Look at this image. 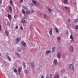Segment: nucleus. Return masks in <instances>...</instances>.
Wrapping results in <instances>:
<instances>
[{
  "instance_id": "f257e3e1",
  "label": "nucleus",
  "mask_w": 78,
  "mask_h": 78,
  "mask_svg": "<svg viewBox=\"0 0 78 78\" xmlns=\"http://www.w3.org/2000/svg\"><path fill=\"white\" fill-rule=\"evenodd\" d=\"M69 67L71 69H72L73 71H74V68L72 64H70L69 65Z\"/></svg>"
},
{
  "instance_id": "f03ea898",
  "label": "nucleus",
  "mask_w": 78,
  "mask_h": 78,
  "mask_svg": "<svg viewBox=\"0 0 78 78\" xmlns=\"http://www.w3.org/2000/svg\"><path fill=\"white\" fill-rule=\"evenodd\" d=\"M30 66L32 67V68H34V63L33 62H31L30 63Z\"/></svg>"
},
{
  "instance_id": "7ed1b4c3",
  "label": "nucleus",
  "mask_w": 78,
  "mask_h": 78,
  "mask_svg": "<svg viewBox=\"0 0 78 78\" xmlns=\"http://www.w3.org/2000/svg\"><path fill=\"white\" fill-rule=\"evenodd\" d=\"M20 38L19 37L17 38L16 39V43H18L20 41Z\"/></svg>"
},
{
  "instance_id": "20e7f679",
  "label": "nucleus",
  "mask_w": 78,
  "mask_h": 78,
  "mask_svg": "<svg viewBox=\"0 0 78 78\" xmlns=\"http://www.w3.org/2000/svg\"><path fill=\"white\" fill-rule=\"evenodd\" d=\"M5 33L7 36L9 37V32L7 30H5Z\"/></svg>"
},
{
  "instance_id": "39448f33",
  "label": "nucleus",
  "mask_w": 78,
  "mask_h": 78,
  "mask_svg": "<svg viewBox=\"0 0 78 78\" xmlns=\"http://www.w3.org/2000/svg\"><path fill=\"white\" fill-rule=\"evenodd\" d=\"M21 23H27V22L25 20H21Z\"/></svg>"
},
{
  "instance_id": "423d86ee",
  "label": "nucleus",
  "mask_w": 78,
  "mask_h": 78,
  "mask_svg": "<svg viewBox=\"0 0 78 78\" xmlns=\"http://www.w3.org/2000/svg\"><path fill=\"white\" fill-rule=\"evenodd\" d=\"M21 44L23 46H25L26 45V43L23 41H22L21 42Z\"/></svg>"
},
{
  "instance_id": "0eeeda50",
  "label": "nucleus",
  "mask_w": 78,
  "mask_h": 78,
  "mask_svg": "<svg viewBox=\"0 0 78 78\" xmlns=\"http://www.w3.org/2000/svg\"><path fill=\"white\" fill-rule=\"evenodd\" d=\"M60 53L61 52H58L57 55V57H58V58H59L61 57V55H60Z\"/></svg>"
},
{
  "instance_id": "6e6552de",
  "label": "nucleus",
  "mask_w": 78,
  "mask_h": 78,
  "mask_svg": "<svg viewBox=\"0 0 78 78\" xmlns=\"http://www.w3.org/2000/svg\"><path fill=\"white\" fill-rule=\"evenodd\" d=\"M6 57H7V58H8L9 61V62H11V58L10 57H9V55H7V56H6Z\"/></svg>"
},
{
  "instance_id": "1a4fd4ad",
  "label": "nucleus",
  "mask_w": 78,
  "mask_h": 78,
  "mask_svg": "<svg viewBox=\"0 0 78 78\" xmlns=\"http://www.w3.org/2000/svg\"><path fill=\"white\" fill-rule=\"evenodd\" d=\"M73 46H71L70 47V51L71 52H73Z\"/></svg>"
},
{
  "instance_id": "9d476101",
  "label": "nucleus",
  "mask_w": 78,
  "mask_h": 78,
  "mask_svg": "<svg viewBox=\"0 0 78 78\" xmlns=\"http://www.w3.org/2000/svg\"><path fill=\"white\" fill-rule=\"evenodd\" d=\"M9 9L10 10V12H12V7H11V6H8Z\"/></svg>"
},
{
  "instance_id": "9b49d317",
  "label": "nucleus",
  "mask_w": 78,
  "mask_h": 78,
  "mask_svg": "<svg viewBox=\"0 0 78 78\" xmlns=\"http://www.w3.org/2000/svg\"><path fill=\"white\" fill-rule=\"evenodd\" d=\"M16 55H17V56H18L19 58H20L21 56L19 53H18V52H16Z\"/></svg>"
},
{
  "instance_id": "f8f14e48",
  "label": "nucleus",
  "mask_w": 78,
  "mask_h": 78,
  "mask_svg": "<svg viewBox=\"0 0 78 78\" xmlns=\"http://www.w3.org/2000/svg\"><path fill=\"white\" fill-rule=\"evenodd\" d=\"M55 49H56V47H54L53 48H52V51L53 52H55Z\"/></svg>"
},
{
  "instance_id": "ddd939ff",
  "label": "nucleus",
  "mask_w": 78,
  "mask_h": 78,
  "mask_svg": "<svg viewBox=\"0 0 78 78\" xmlns=\"http://www.w3.org/2000/svg\"><path fill=\"white\" fill-rule=\"evenodd\" d=\"M22 70V69L21 67H20L18 69V72H19L20 74V72H21V71Z\"/></svg>"
},
{
  "instance_id": "4468645a",
  "label": "nucleus",
  "mask_w": 78,
  "mask_h": 78,
  "mask_svg": "<svg viewBox=\"0 0 78 78\" xmlns=\"http://www.w3.org/2000/svg\"><path fill=\"white\" fill-rule=\"evenodd\" d=\"M54 63H55V65H57L58 64L57 60L56 59L54 60Z\"/></svg>"
},
{
  "instance_id": "2eb2a0df",
  "label": "nucleus",
  "mask_w": 78,
  "mask_h": 78,
  "mask_svg": "<svg viewBox=\"0 0 78 78\" xmlns=\"http://www.w3.org/2000/svg\"><path fill=\"white\" fill-rule=\"evenodd\" d=\"M50 35H52V30L51 29L49 31Z\"/></svg>"
},
{
  "instance_id": "dca6fc26",
  "label": "nucleus",
  "mask_w": 78,
  "mask_h": 78,
  "mask_svg": "<svg viewBox=\"0 0 78 78\" xmlns=\"http://www.w3.org/2000/svg\"><path fill=\"white\" fill-rule=\"evenodd\" d=\"M64 3L66 4H67V2H68V0H64Z\"/></svg>"
},
{
  "instance_id": "f3484780",
  "label": "nucleus",
  "mask_w": 78,
  "mask_h": 78,
  "mask_svg": "<svg viewBox=\"0 0 78 78\" xmlns=\"http://www.w3.org/2000/svg\"><path fill=\"white\" fill-rule=\"evenodd\" d=\"M8 17L9 19H11V16L9 14H8Z\"/></svg>"
},
{
  "instance_id": "a211bd4d",
  "label": "nucleus",
  "mask_w": 78,
  "mask_h": 78,
  "mask_svg": "<svg viewBox=\"0 0 78 78\" xmlns=\"http://www.w3.org/2000/svg\"><path fill=\"white\" fill-rule=\"evenodd\" d=\"M51 51H46V53L47 54H48L49 53H51Z\"/></svg>"
},
{
  "instance_id": "6ab92c4d",
  "label": "nucleus",
  "mask_w": 78,
  "mask_h": 78,
  "mask_svg": "<svg viewBox=\"0 0 78 78\" xmlns=\"http://www.w3.org/2000/svg\"><path fill=\"white\" fill-rule=\"evenodd\" d=\"M26 13L27 14H30L31 12H30V11L28 10L26 12Z\"/></svg>"
},
{
  "instance_id": "aec40b11",
  "label": "nucleus",
  "mask_w": 78,
  "mask_h": 78,
  "mask_svg": "<svg viewBox=\"0 0 78 78\" xmlns=\"http://www.w3.org/2000/svg\"><path fill=\"white\" fill-rule=\"evenodd\" d=\"M32 2L33 3L35 4V5H36V1L34 0H33L32 1Z\"/></svg>"
},
{
  "instance_id": "412c9836",
  "label": "nucleus",
  "mask_w": 78,
  "mask_h": 78,
  "mask_svg": "<svg viewBox=\"0 0 78 78\" xmlns=\"http://www.w3.org/2000/svg\"><path fill=\"white\" fill-rule=\"evenodd\" d=\"M22 13L23 14H25V11H24V9H22Z\"/></svg>"
},
{
  "instance_id": "4be33fe9",
  "label": "nucleus",
  "mask_w": 78,
  "mask_h": 78,
  "mask_svg": "<svg viewBox=\"0 0 78 78\" xmlns=\"http://www.w3.org/2000/svg\"><path fill=\"white\" fill-rule=\"evenodd\" d=\"M55 30L56 31V32L57 33H58L59 32V31H58V29L57 28H55Z\"/></svg>"
},
{
  "instance_id": "5701e85b",
  "label": "nucleus",
  "mask_w": 78,
  "mask_h": 78,
  "mask_svg": "<svg viewBox=\"0 0 78 78\" xmlns=\"http://www.w3.org/2000/svg\"><path fill=\"white\" fill-rule=\"evenodd\" d=\"M14 71L15 73H16L17 72V69H16L15 68L14 69Z\"/></svg>"
},
{
  "instance_id": "b1692460",
  "label": "nucleus",
  "mask_w": 78,
  "mask_h": 78,
  "mask_svg": "<svg viewBox=\"0 0 78 78\" xmlns=\"http://www.w3.org/2000/svg\"><path fill=\"white\" fill-rule=\"evenodd\" d=\"M46 16H47L46 15V14H44V19H46Z\"/></svg>"
},
{
  "instance_id": "393cba45",
  "label": "nucleus",
  "mask_w": 78,
  "mask_h": 78,
  "mask_svg": "<svg viewBox=\"0 0 78 78\" xmlns=\"http://www.w3.org/2000/svg\"><path fill=\"white\" fill-rule=\"evenodd\" d=\"M23 66L24 68L26 67V66L25 65V63L24 62H23Z\"/></svg>"
},
{
  "instance_id": "a878e982",
  "label": "nucleus",
  "mask_w": 78,
  "mask_h": 78,
  "mask_svg": "<svg viewBox=\"0 0 78 78\" xmlns=\"http://www.w3.org/2000/svg\"><path fill=\"white\" fill-rule=\"evenodd\" d=\"M28 73V70H26L25 71V73L26 74H27Z\"/></svg>"
},
{
  "instance_id": "bb28decb",
  "label": "nucleus",
  "mask_w": 78,
  "mask_h": 78,
  "mask_svg": "<svg viewBox=\"0 0 78 78\" xmlns=\"http://www.w3.org/2000/svg\"><path fill=\"white\" fill-rule=\"evenodd\" d=\"M23 7L24 9H25L26 10H27V7H25V6H23Z\"/></svg>"
},
{
  "instance_id": "cd10ccee",
  "label": "nucleus",
  "mask_w": 78,
  "mask_h": 78,
  "mask_svg": "<svg viewBox=\"0 0 78 78\" xmlns=\"http://www.w3.org/2000/svg\"><path fill=\"white\" fill-rule=\"evenodd\" d=\"M75 29L76 30L78 29V25H77L76 26Z\"/></svg>"
},
{
  "instance_id": "c85d7f7f",
  "label": "nucleus",
  "mask_w": 78,
  "mask_h": 78,
  "mask_svg": "<svg viewBox=\"0 0 78 78\" xmlns=\"http://www.w3.org/2000/svg\"><path fill=\"white\" fill-rule=\"evenodd\" d=\"M70 38H71V39H72V40H73V36H72V35H71Z\"/></svg>"
},
{
  "instance_id": "c756f323",
  "label": "nucleus",
  "mask_w": 78,
  "mask_h": 78,
  "mask_svg": "<svg viewBox=\"0 0 78 78\" xmlns=\"http://www.w3.org/2000/svg\"><path fill=\"white\" fill-rule=\"evenodd\" d=\"M10 3L11 4V5H12V0L10 1Z\"/></svg>"
},
{
  "instance_id": "7c9ffc66",
  "label": "nucleus",
  "mask_w": 78,
  "mask_h": 78,
  "mask_svg": "<svg viewBox=\"0 0 78 78\" xmlns=\"http://www.w3.org/2000/svg\"><path fill=\"white\" fill-rule=\"evenodd\" d=\"M48 11H49L50 12H51V11H53V9H48Z\"/></svg>"
},
{
  "instance_id": "2f4dec72",
  "label": "nucleus",
  "mask_w": 78,
  "mask_h": 78,
  "mask_svg": "<svg viewBox=\"0 0 78 78\" xmlns=\"http://www.w3.org/2000/svg\"><path fill=\"white\" fill-rule=\"evenodd\" d=\"M60 39V37H58V38H57V40L58 41H59V40Z\"/></svg>"
},
{
  "instance_id": "473e14b6",
  "label": "nucleus",
  "mask_w": 78,
  "mask_h": 78,
  "mask_svg": "<svg viewBox=\"0 0 78 78\" xmlns=\"http://www.w3.org/2000/svg\"><path fill=\"white\" fill-rule=\"evenodd\" d=\"M18 26H16L15 27V28L16 29H18Z\"/></svg>"
},
{
  "instance_id": "72a5a7b5",
  "label": "nucleus",
  "mask_w": 78,
  "mask_h": 78,
  "mask_svg": "<svg viewBox=\"0 0 78 78\" xmlns=\"http://www.w3.org/2000/svg\"><path fill=\"white\" fill-rule=\"evenodd\" d=\"M17 16L16 15H14V19H16L17 18Z\"/></svg>"
},
{
  "instance_id": "f704fd0d",
  "label": "nucleus",
  "mask_w": 78,
  "mask_h": 78,
  "mask_svg": "<svg viewBox=\"0 0 78 78\" xmlns=\"http://www.w3.org/2000/svg\"><path fill=\"white\" fill-rule=\"evenodd\" d=\"M66 34L67 35H68V33H69V32H68V30H66Z\"/></svg>"
},
{
  "instance_id": "c9c22d12",
  "label": "nucleus",
  "mask_w": 78,
  "mask_h": 78,
  "mask_svg": "<svg viewBox=\"0 0 78 78\" xmlns=\"http://www.w3.org/2000/svg\"><path fill=\"white\" fill-rule=\"evenodd\" d=\"M21 51V50L20 49V48L18 50V51L19 52H20Z\"/></svg>"
},
{
  "instance_id": "e433bc0d",
  "label": "nucleus",
  "mask_w": 78,
  "mask_h": 78,
  "mask_svg": "<svg viewBox=\"0 0 78 78\" xmlns=\"http://www.w3.org/2000/svg\"><path fill=\"white\" fill-rule=\"evenodd\" d=\"M75 22H78V19H77L75 20Z\"/></svg>"
},
{
  "instance_id": "4c0bfd02",
  "label": "nucleus",
  "mask_w": 78,
  "mask_h": 78,
  "mask_svg": "<svg viewBox=\"0 0 78 78\" xmlns=\"http://www.w3.org/2000/svg\"><path fill=\"white\" fill-rule=\"evenodd\" d=\"M52 74L50 75V78H52Z\"/></svg>"
},
{
  "instance_id": "58836bf2",
  "label": "nucleus",
  "mask_w": 78,
  "mask_h": 78,
  "mask_svg": "<svg viewBox=\"0 0 78 78\" xmlns=\"http://www.w3.org/2000/svg\"><path fill=\"white\" fill-rule=\"evenodd\" d=\"M65 72V70L64 69H63V71H62V73H64Z\"/></svg>"
},
{
  "instance_id": "ea45409f",
  "label": "nucleus",
  "mask_w": 78,
  "mask_h": 78,
  "mask_svg": "<svg viewBox=\"0 0 78 78\" xmlns=\"http://www.w3.org/2000/svg\"><path fill=\"white\" fill-rule=\"evenodd\" d=\"M23 2V0H21V1H20V3H22Z\"/></svg>"
},
{
  "instance_id": "a19ab883",
  "label": "nucleus",
  "mask_w": 78,
  "mask_h": 78,
  "mask_svg": "<svg viewBox=\"0 0 78 78\" xmlns=\"http://www.w3.org/2000/svg\"><path fill=\"white\" fill-rule=\"evenodd\" d=\"M2 27L1 26V25L0 26V31H1V29H2Z\"/></svg>"
},
{
  "instance_id": "79ce46f5",
  "label": "nucleus",
  "mask_w": 78,
  "mask_h": 78,
  "mask_svg": "<svg viewBox=\"0 0 78 78\" xmlns=\"http://www.w3.org/2000/svg\"><path fill=\"white\" fill-rule=\"evenodd\" d=\"M37 30H38V32H39V33H40V31L39 30V29H37Z\"/></svg>"
},
{
  "instance_id": "37998d69",
  "label": "nucleus",
  "mask_w": 78,
  "mask_h": 78,
  "mask_svg": "<svg viewBox=\"0 0 78 78\" xmlns=\"http://www.w3.org/2000/svg\"><path fill=\"white\" fill-rule=\"evenodd\" d=\"M20 28L21 29H22V30H23V28L22 26H21Z\"/></svg>"
},
{
  "instance_id": "c03bdc74",
  "label": "nucleus",
  "mask_w": 78,
  "mask_h": 78,
  "mask_svg": "<svg viewBox=\"0 0 78 78\" xmlns=\"http://www.w3.org/2000/svg\"><path fill=\"white\" fill-rule=\"evenodd\" d=\"M68 22H70V19H68Z\"/></svg>"
},
{
  "instance_id": "a18cd8bd",
  "label": "nucleus",
  "mask_w": 78,
  "mask_h": 78,
  "mask_svg": "<svg viewBox=\"0 0 78 78\" xmlns=\"http://www.w3.org/2000/svg\"><path fill=\"white\" fill-rule=\"evenodd\" d=\"M7 25H8V26H9L10 24L9 23H7Z\"/></svg>"
},
{
  "instance_id": "49530a36",
  "label": "nucleus",
  "mask_w": 78,
  "mask_h": 78,
  "mask_svg": "<svg viewBox=\"0 0 78 78\" xmlns=\"http://www.w3.org/2000/svg\"><path fill=\"white\" fill-rule=\"evenodd\" d=\"M2 3V0H0V4Z\"/></svg>"
},
{
  "instance_id": "de8ad7c7",
  "label": "nucleus",
  "mask_w": 78,
  "mask_h": 78,
  "mask_svg": "<svg viewBox=\"0 0 78 78\" xmlns=\"http://www.w3.org/2000/svg\"><path fill=\"white\" fill-rule=\"evenodd\" d=\"M64 8H65V9H67V7H64Z\"/></svg>"
},
{
  "instance_id": "09e8293b",
  "label": "nucleus",
  "mask_w": 78,
  "mask_h": 78,
  "mask_svg": "<svg viewBox=\"0 0 78 78\" xmlns=\"http://www.w3.org/2000/svg\"><path fill=\"white\" fill-rule=\"evenodd\" d=\"M31 5H32V6H34V4H33V3H31Z\"/></svg>"
},
{
  "instance_id": "8fccbe9b",
  "label": "nucleus",
  "mask_w": 78,
  "mask_h": 78,
  "mask_svg": "<svg viewBox=\"0 0 78 78\" xmlns=\"http://www.w3.org/2000/svg\"><path fill=\"white\" fill-rule=\"evenodd\" d=\"M44 76H41V78H44Z\"/></svg>"
},
{
  "instance_id": "3c124183",
  "label": "nucleus",
  "mask_w": 78,
  "mask_h": 78,
  "mask_svg": "<svg viewBox=\"0 0 78 78\" xmlns=\"http://www.w3.org/2000/svg\"><path fill=\"white\" fill-rule=\"evenodd\" d=\"M33 12H34V11L33 10L31 11V13H33Z\"/></svg>"
},
{
  "instance_id": "603ef678",
  "label": "nucleus",
  "mask_w": 78,
  "mask_h": 78,
  "mask_svg": "<svg viewBox=\"0 0 78 78\" xmlns=\"http://www.w3.org/2000/svg\"><path fill=\"white\" fill-rule=\"evenodd\" d=\"M46 78H48V77H47Z\"/></svg>"
},
{
  "instance_id": "864d4df0",
  "label": "nucleus",
  "mask_w": 78,
  "mask_h": 78,
  "mask_svg": "<svg viewBox=\"0 0 78 78\" xmlns=\"http://www.w3.org/2000/svg\"><path fill=\"white\" fill-rule=\"evenodd\" d=\"M63 57H64V55H63Z\"/></svg>"
},
{
  "instance_id": "5fc2aeb1",
  "label": "nucleus",
  "mask_w": 78,
  "mask_h": 78,
  "mask_svg": "<svg viewBox=\"0 0 78 78\" xmlns=\"http://www.w3.org/2000/svg\"><path fill=\"white\" fill-rule=\"evenodd\" d=\"M1 54H0V56H1Z\"/></svg>"
},
{
  "instance_id": "6e6d98bb",
  "label": "nucleus",
  "mask_w": 78,
  "mask_h": 78,
  "mask_svg": "<svg viewBox=\"0 0 78 78\" xmlns=\"http://www.w3.org/2000/svg\"><path fill=\"white\" fill-rule=\"evenodd\" d=\"M65 78H66V77H65Z\"/></svg>"
},
{
  "instance_id": "4d7b16f0",
  "label": "nucleus",
  "mask_w": 78,
  "mask_h": 78,
  "mask_svg": "<svg viewBox=\"0 0 78 78\" xmlns=\"http://www.w3.org/2000/svg\"><path fill=\"white\" fill-rule=\"evenodd\" d=\"M7 54H8V53H7Z\"/></svg>"
}]
</instances>
